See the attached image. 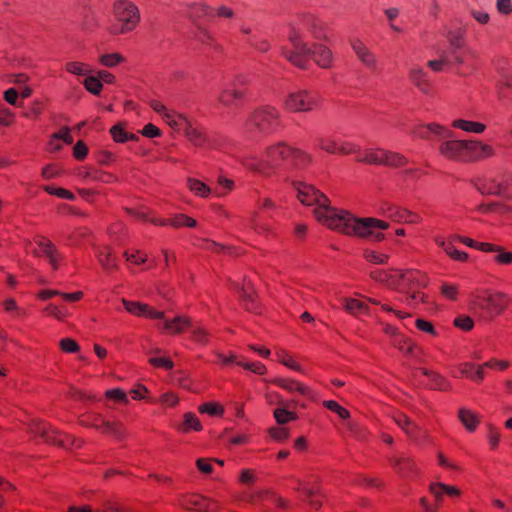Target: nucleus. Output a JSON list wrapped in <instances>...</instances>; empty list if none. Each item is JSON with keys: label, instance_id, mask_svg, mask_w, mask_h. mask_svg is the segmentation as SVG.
<instances>
[{"label": "nucleus", "instance_id": "obj_2", "mask_svg": "<svg viewBox=\"0 0 512 512\" xmlns=\"http://www.w3.org/2000/svg\"><path fill=\"white\" fill-rule=\"evenodd\" d=\"M414 134L423 139H431L433 136L439 139H446L440 143L438 151L442 157L450 161L475 163L495 155L494 148L481 141L450 139L452 131L435 122L416 126Z\"/></svg>", "mask_w": 512, "mask_h": 512}, {"label": "nucleus", "instance_id": "obj_42", "mask_svg": "<svg viewBox=\"0 0 512 512\" xmlns=\"http://www.w3.org/2000/svg\"><path fill=\"white\" fill-rule=\"evenodd\" d=\"M92 232L86 227L75 229L68 237V245L79 247L89 242L91 239Z\"/></svg>", "mask_w": 512, "mask_h": 512}, {"label": "nucleus", "instance_id": "obj_14", "mask_svg": "<svg viewBox=\"0 0 512 512\" xmlns=\"http://www.w3.org/2000/svg\"><path fill=\"white\" fill-rule=\"evenodd\" d=\"M383 333L389 337L390 344L405 356H412L418 345L409 336L402 333L396 326L383 324Z\"/></svg>", "mask_w": 512, "mask_h": 512}, {"label": "nucleus", "instance_id": "obj_49", "mask_svg": "<svg viewBox=\"0 0 512 512\" xmlns=\"http://www.w3.org/2000/svg\"><path fill=\"white\" fill-rule=\"evenodd\" d=\"M415 327L418 331L429 336L431 339H436L439 337V332L437 331L434 324L429 320L417 318L415 320Z\"/></svg>", "mask_w": 512, "mask_h": 512}, {"label": "nucleus", "instance_id": "obj_20", "mask_svg": "<svg viewBox=\"0 0 512 512\" xmlns=\"http://www.w3.org/2000/svg\"><path fill=\"white\" fill-rule=\"evenodd\" d=\"M162 324H158V329L167 335H179L192 328V320L184 315H177L172 319L163 318Z\"/></svg>", "mask_w": 512, "mask_h": 512}, {"label": "nucleus", "instance_id": "obj_50", "mask_svg": "<svg viewBox=\"0 0 512 512\" xmlns=\"http://www.w3.org/2000/svg\"><path fill=\"white\" fill-rule=\"evenodd\" d=\"M363 258L369 263L383 265L388 263L390 256L384 252L365 249L363 251Z\"/></svg>", "mask_w": 512, "mask_h": 512}, {"label": "nucleus", "instance_id": "obj_34", "mask_svg": "<svg viewBox=\"0 0 512 512\" xmlns=\"http://www.w3.org/2000/svg\"><path fill=\"white\" fill-rule=\"evenodd\" d=\"M342 304L345 311L353 316L370 315V308L367 303L359 299L344 298Z\"/></svg>", "mask_w": 512, "mask_h": 512}, {"label": "nucleus", "instance_id": "obj_35", "mask_svg": "<svg viewBox=\"0 0 512 512\" xmlns=\"http://www.w3.org/2000/svg\"><path fill=\"white\" fill-rule=\"evenodd\" d=\"M476 189L482 195H494L498 196L499 185L498 177H482L474 181Z\"/></svg>", "mask_w": 512, "mask_h": 512}, {"label": "nucleus", "instance_id": "obj_62", "mask_svg": "<svg viewBox=\"0 0 512 512\" xmlns=\"http://www.w3.org/2000/svg\"><path fill=\"white\" fill-rule=\"evenodd\" d=\"M273 415L276 422L280 425H284L298 419V416L295 412L289 411L285 408L275 409Z\"/></svg>", "mask_w": 512, "mask_h": 512}, {"label": "nucleus", "instance_id": "obj_64", "mask_svg": "<svg viewBox=\"0 0 512 512\" xmlns=\"http://www.w3.org/2000/svg\"><path fill=\"white\" fill-rule=\"evenodd\" d=\"M322 405L328 410L336 413L342 419L350 418V412L345 407L341 406L337 401L324 400Z\"/></svg>", "mask_w": 512, "mask_h": 512}, {"label": "nucleus", "instance_id": "obj_8", "mask_svg": "<svg viewBox=\"0 0 512 512\" xmlns=\"http://www.w3.org/2000/svg\"><path fill=\"white\" fill-rule=\"evenodd\" d=\"M281 125V114L272 105H262L253 109L243 123L242 130L247 136L270 135Z\"/></svg>", "mask_w": 512, "mask_h": 512}, {"label": "nucleus", "instance_id": "obj_51", "mask_svg": "<svg viewBox=\"0 0 512 512\" xmlns=\"http://www.w3.org/2000/svg\"><path fill=\"white\" fill-rule=\"evenodd\" d=\"M300 493L306 496V500L308 501L310 507L314 510H318L322 505V499L319 495H316L309 489L305 484L298 483V487L296 488Z\"/></svg>", "mask_w": 512, "mask_h": 512}, {"label": "nucleus", "instance_id": "obj_17", "mask_svg": "<svg viewBox=\"0 0 512 512\" xmlns=\"http://www.w3.org/2000/svg\"><path fill=\"white\" fill-rule=\"evenodd\" d=\"M380 210L382 215L393 222L419 224L422 221V218L417 213L395 204L384 203L381 205Z\"/></svg>", "mask_w": 512, "mask_h": 512}, {"label": "nucleus", "instance_id": "obj_55", "mask_svg": "<svg viewBox=\"0 0 512 512\" xmlns=\"http://www.w3.org/2000/svg\"><path fill=\"white\" fill-rule=\"evenodd\" d=\"M360 150L361 149L358 144L351 141L338 139L336 155L348 156L356 154L358 156Z\"/></svg>", "mask_w": 512, "mask_h": 512}, {"label": "nucleus", "instance_id": "obj_59", "mask_svg": "<svg viewBox=\"0 0 512 512\" xmlns=\"http://www.w3.org/2000/svg\"><path fill=\"white\" fill-rule=\"evenodd\" d=\"M180 399L173 391L163 393L159 398H156V404H160L163 408H175L178 406Z\"/></svg>", "mask_w": 512, "mask_h": 512}, {"label": "nucleus", "instance_id": "obj_57", "mask_svg": "<svg viewBox=\"0 0 512 512\" xmlns=\"http://www.w3.org/2000/svg\"><path fill=\"white\" fill-rule=\"evenodd\" d=\"M124 257L127 262L140 266L148 261V255L142 250L129 249L124 252Z\"/></svg>", "mask_w": 512, "mask_h": 512}, {"label": "nucleus", "instance_id": "obj_6", "mask_svg": "<svg viewBox=\"0 0 512 512\" xmlns=\"http://www.w3.org/2000/svg\"><path fill=\"white\" fill-rule=\"evenodd\" d=\"M370 277L392 290L406 294L426 287L429 282L428 276L418 269H375L370 272Z\"/></svg>", "mask_w": 512, "mask_h": 512}, {"label": "nucleus", "instance_id": "obj_60", "mask_svg": "<svg viewBox=\"0 0 512 512\" xmlns=\"http://www.w3.org/2000/svg\"><path fill=\"white\" fill-rule=\"evenodd\" d=\"M62 140L66 144H71L73 142V136L68 128H63L59 132L55 133L52 136V140L50 141V145L53 146L54 150H59L62 148V145L56 141Z\"/></svg>", "mask_w": 512, "mask_h": 512}, {"label": "nucleus", "instance_id": "obj_53", "mask_svg": "<svg viewBox=\"0 0 512 512\" xmlns=\"http://www.w3.org/2000/svg\"><path fill=\"white\" fill-rule=\"evenodd\" d=\"M486 435L491 450H496L501 441V433L499 428L493 423L486 424Z\"/></svg>", "mask_w": 512, "mask_h": 512}, {"label": "nucleus", "instance_id": "obj_29", "mask_svg": "<svg viewBox=\"0 0 512 512\" xmlns=\"http://www.w3.org/2000/svg\"><path fill=\"white\" fill-rule=\"evenodd\" d=\"M96 257L106 272H113L118 269V260L109 246L100 247L96 251Z\"/></svg>", "mask_w": 512, "mask_h": 512}, {"label": "nucleus", "instance_id": "obj_22", "mask_svg": "<svg viewBox=\"0 0 512 512\" xmlns=\"http://www.w3.org/2000/svg\"><path fill=\"white\" fill-rule=\"evenodd\" d=\"M433 241L438 247L442 248L446 255L453 261L461 263L469 261V254L465 251L458 250L454 246V241L456 240L453 239V236L445 238L441 235H437L433 238Z\"/></svg>", "mask_w": 512, "mask_h": 512}, {"label": "nucleus", "instance_id": "obj_18", "mask_svg": "<svg viewBox=\"0 0 512 512\" xmlns=\"http://www.w3.org/2000/svg\"><path fill=\"white\" fill-rule=\"evenodd\" d=\"M428 490L434 497L435 502L440 504V506H442L445 498H448L451 501H456L460 499L463 494L459 487L438 481L430 483Z\"/></svg>", "mask_w": 512, "mask_h": 512}, {"label": "nucleus", "instance_id": "obj_38", "mask_svg": "<svg viewBox=\"0 0 512 512\" xmlns=\"http://www.w3.org/2000/svg\"><path fill=\"white\" fill-rule=\"evenodd\" d=\"M165 123L174 131L180 132L187 127L189 120L182 114L170 109L163 117Z\"/></svg>", "mask_w": 512, "mask_h": 512}, {"label": "nucleus", "instance_id": "obj_48", "mask_svg": "<svg viewBox=\"0 0 512 512\" xmlns=\"http://www.w3.org/2000/svg\"><path fill=\"white\" fill-rule=\"evenodd\" d=\"M316 148L329 153V154H336L337 153V146H338V139L331 137V136H322L318 137L316 139Z\"/></svg>", "mask_w": 512, "mask_h": 512}, {"label": "nucleus", "instance_id": "obj_63", "mask_svg": "<svg viewBox=\"0 0 512 512\" xmlns=\"http://www.w3.org/2000/svg\"><path fill=\"white\" fill-rule=\"evenodd\" d=\"M43 190L45 192H47L48 194L57 196L58 198H61V199L74 201L76 198L75 195L70 190L61 188V187H54L52 185H46L43 187Z\"/></svg>", "mask_w": 512, "mask_h": 512}, {"label": "nucleus", "instance_id": "obj_7", "mask_svg": "<svg viewBox=\"0 0 512 512\" xmlns=\"http://www.w3.org/2000/svg\"><path fill=\"white\" fill-rule=\"evenodd\" d=\"M111 15L107 31L113 36L134 31L141 20L138 6L130 0H115L111 7Z\"/></svg>", "mask_w": 512, "mask_h": 512}, {"label": "nucleus", "instance_id": "obj_41", "mask_svg": "<svg viewBox=\"0 0 512 512\" xmlns=\"http://www.w3.org/2000/svg\"><path fill=\"white\" fill-rule=\"evenodd\" d=\"M275 356L278 362L287 368L303 373V367L293 358V356L285 349L279 348L275 350Z\"/></svg>", "mask_w": 512, "mask_h": 512}, {"label": "nucleus", "instance_id": "obj_44", "mask_svg": "<svg viewBox=\"0 0 512 512\" xmlns=\"http://www.w3.org/2000/svg\"><path fill=\"white\" fill-rule=\"evenodd\" d=\"M187 187L197 197L207 198L211 194L210 187L196 178H188Z\"/></svg>", "mask_w": 512, "mask_h": 512}, {"label": "nucleus", "instance_id": "obj_24", "mask_svg": "<svg viewBox=\"0 0 512 512\" xmlns=\"http://www.w3.org/2000/svg\"><path fill=\"white\" fill-rule=\"evenodd\" d=\"M350 44L358 60L366 68L375 70L377 67V58L375 54L360 39H352Z\"/></svg>", "mask_w": 512, "mask_h": 512}, {"label": "nucleus", "instance_id": "obj_19", "mask_svg": "<svg viewBox=\"0 0 512 512\" xmlns=\"http://www.w3.org/2000/svg\"><path fill=\"white\" fill-rule=\"evenodd\" d=\"M124 309L133 316L142 317L146 319H163L164 312L154 309L149 304L122 299Z\"/></svg>", "mask_w": 512, "mask_h": 512}, {"label": "nucleus", "instance_id": "obj_28", "mask_svg": "<svg viewBox=\"0 0 512 512\" xmlns=\"http://www.w3.org/2000/svg\"><path fill=\"white\" fill-rule=\"evenodd\" d=\"M187 14L195 22H211L214 20L213 7L204 3H194L189 5Z\"/></svg>", "mask_w": 512, "mask_h": 512}, {"label": "nucleus", "instance_id": "obj_5", "mask_svg": "<svg viewBox=\"0 0 512 512\" xmlns=\"http://www.w3.org/2000/svg\"><path fill=\"white\" fill-rule=\"evenodd\" d=\"M290 144L279 141L270 144L262 151L261 156L245 155L241 158L242 166L248 171L269 178L276 169L289 160Z\"/></svg>", "mask_w": 512, "mask_h": 512}, {"label": "nucleus", "instance_id": "obj_30", "mask_svg": "<svg viewBox=\"0 0 512 512\" xmlns=\"http://www.w3.org/2000/svg\"><path fill=\"white\" fill-rule=\"evenodd\" d=\"M475 211L487 216H505L512 212V208L502 202H489L479 204Z\"/></svg>", "mask_w": 512, "mask_h": 512}, {"label": "nucleus", "instance_id": "obj_3", "mask_svg": "<svg viewBox=\"0 0 512 512\" xmlns=\"http://www.w3.org/2000/svg\"><path fill=\"white\" fill-rule=\"evenodd\" d=\"M288 41L293 49L283 46L281 51L284 58L293 66L300 69H307L310 64L309 56L323 69H329L333 66L334 57L332 51L322 44H314L312 47H309L308 44L303 41L302 34H300L298 29L294 27L290 28Z\"/></svg>", "mask_w": 512, "mask_h": 512}, {"label": "nucleus", "instance_id": "obj_15", "mask_svg": "<svg viewBox=\"0 0 512 512\" xmlns=\"http://www.w3.org/2000/svg\"><path fill=\"white\" fill-rule=\"evenodd\" d=\"M269 382L283 390H285L289 394H298L304 396L307 400L316 401L317 393L310 386L304 384L301 381H298L294 378L290 377H275Z\"/></svg>", "mask_w": 512, "mask_h": 512}, {"label": "nucleus", "instance_id": "obj_39", "mask_svg": "<svg viewBox=\"0 0 512 512\" xmlns=\"http://www.w3.org/2000/svg\"><path fill=\"white\" fill-rule=\"evenodd\" d=\"M451 126L456 129L463 130L468 133L481 134L485 131L486 126L481 122L456 119L452 122Z\"/></svg>", "mask_w": 512, "mask_h": 512}, {"label": "nucleus", "instance_id": "obj_16", "mask_svg": "<svg viewBox=\"0 0 512 512\" xmlns=\"http://www.w3.org/2000/svg\"><path fill=\"white\" fill-rule=\"evenodd\" d=\"M292 27L299 30L306 29L315 39L328 40V26L327 24L313 14H304L298 18V21Z\"/></svg>", "mask_w": 512, "mask_h": 512}, {"label": "nucleus", "instance_id": "obj_36", "mask_svg": "<svg viewBox=\"0 0 512 512\" xmlns=\"http://www.w3.org/2000/svg\"><path fill=\"white\" fill-rule=\"evenodd\" d=\"M183 132L193 145L197 147L208 146V138L201 128L193 126L190 122H188L187 127H185Z\"/></svg>", "mask_w": 512, "mask_h": 512}, {"label": "nucleus", "instance_id": "obj_43", "mask_svg": "<svg viewBox=\"0 0 512 512\" xmlns=\"http://www.w3.org/2000/svg\"><path fill=\"white\" fill-rule=\"evenodd\" d=\"M64 68L66 72L79 77H86L92 72L91 66L81 61H68Z\"/></svg>", "mask_w": 512, "mask_h": 512}, {"label": "nucleus", "instance_id": "obj_54", "mask_svg": "<svg viewBox=\"0 0 512 512\" xmlns=\"http://www.w3.org/2000/svg\"><path fill=\"white\" fill-rule=\"evenodd\" d=\"M196 225L197 221L186 214L180 213L174 215L173 217H170V226H172L173 228H194L196 227Z\"/></svg>", "mask_w": 512, "mask_h": 512}, {"label": "nucleus", "instance_id": "obj_47", "mask_svg": "<svg viewBox=\"0 0 512 512\" xmlns=\"http://www.w3.org/2000/svg\"><path fill=\"white\" fill-rule=\"evenodd\" d=\"M98 61L104 67L113 68L124 63L126 58L118 52H113L100 55Z\"/></svg>", "mask_w": 512, "mask_h": 512}, {"label": "nucleus", "instance_id": "obj_46", "mask_svg": "<svg viewBox=\"0 0 512 512\" xmlns=\"http://www.w3.org/2000/svg\"><path fill=\"white\" fill-rule=\"evenodd\" d=\"M498 196L512 199V173H504L498 176Z\"/></svg>", "mask_w": 512, "mask_h": 512}, {"label": "nucleus", "instance_id": "obj_10", "mask_svg": "<svg viewBox=\"0 0 512 512\" xmlns=\"http://www.w3.org/2000/svg\"><path fill=\"white\" fill-rule=\"evenodd\" d=\"M27 430L36 438H39L43 442L50 443L63 447L65 449L81 448L84 441L80 438H75L72 435L63 433L47 422L39 419H31L26 423Z\"/></svg>", "mask_w": 512, "mask_h": 512}, {"label": "nucleus", "instance_id": "obj_56", "mask_svg": "<svg viewBox=\"0 0 512 512\" xmlns=\"http://www.w3.org/2000/svg\"><path fill=\"white\" fill-rule=\"evenodd\" d=\"M79 424L83 427L99 429L103 424V416L97 413H87L79 418Z\"/></svg>", "mask_w": 512, "mask_h": 512}, {"label": "nucleus", "instance_id": "obj_4", "mask_svg": "<svg viewBox=\"0 0 512 512\" xmlns=\"http://www.w3.org/2000/svg\"><path fill=\"white\" fill-rule=\"evenodd\" d=\"M511 297L488 288H477L469 295V308L482 321L491 322L502 315L510 306Z\"/></svg>", "mask_w": 512, "mask_h": 512}, {"label": "nucleus", "instance_id": "obj_27", "mask_svg": "<svg viewBox=\"0 0 512 512\" xmlns=\"http://www.w3.org/2000/svg\"><path fill=\"white\" fill-rule=\"evenodd\" d=\"M173 428L180 434H188L190 432H200L203 426L195 413L186 412L183 415V420L175 423Z\"/></svg>", "mask_w": 512, "mask_h": 512}, {"label": "nucleus", "instance_id": "obj_12", "mask_svg": "<svg viewBox=\"0 0 512 512\" xmlns=\"http://www.w3.org/2000/svg\"><path fill=\"white\" fill-rule=\"evenodd\" d=\"M174 505L192 512H220L218 501L197 493H185L176 497Z\"/></svg>", "mask_w": 512, "mask_h": 512}, {"label": "nucleus", "instance_id": "obj_33", "mask_svg": "<svg viewBox=\"0 0 512 512\" xmlns=\"http://www.w3.org/2000/svg\"><path fill=\"white\" fill-rule=\"evenodd\" d=\"M385 149L383 148H368L363 151L360 150L356 160L361 163L371 165H382Z\"/></svg>", "mask_w": 512, "mask_h": 512}, {"label": "nucleus", "instance_id": "obj_32", "mask_svg": "<svg viewBox=\"0 0 512 512\" xmlns=\"http://www.w3.org/2000/svg\"><path fill=\"white\" fill-rule=\"evenodd\" d=\"M98 431L116 440H122L126 436V429L122 422L118 420H107L103 417V424L100 425Z\"/></svg>", "mask_w": 512, "mask_h": 512}, {"label": "nucleus", "instance_id": "obj_52", "mask_svg": "<svg viewBox=\"0 0 512 512\" xmlns=\"http://www.w3.org/2000/svg\"><path fill=\"white\" fill-rule=\"evenodd\" d=\"M130 395L134 400H145L149 404H156V398L149 395L148 388L143 384H136L131 390Z\"/></svg>", "mask_w": 512, "mask_h": 512}, {"label": "nucleus", "instance_id": "obj_58", "mask_svg": "<svg viewBox=\"0 0 512 512\" xmlns=\"http://www.w3.org/2000/svg\"><path fill=\"white\" fill-rule=\"evenodd\" d=\"M191 330V340L198 345L205 346L209 343L210 334L208 331L202 326H193L190 328Z\"/></svg>", "mask_w": 512, "mask_h": 512}, {"label": "nucleus", "instance_id": "obj_1", "mask_svg": "<svg viewBox=\"0 0 512 512\" xmlns=\"http://www.w3.org/2000/svg\"><path fill=\"white\" fill-rule=\"evenodd\" d=\"M298 200L306 206L315 205L314 215L319 223L330 230L347 236H355L373 242H382V232L390 227L387 221L374 217H354L346 210L329 205V199L313 185L298 183L296 186Z\"/></svg>", "mask_w": 512, "mask_h": 512}, {"label": "nucleus", "instance_id": "obj_25", "mask_svg": "<svg viewBox=\"0 0 512 512\" xmlns=\"http://www.w3.org/2000/svg\"><path fill=\"white\" fill-rule=\"evenodd\" d=\"M274 208H275V203L271 198L263 197V198L257 199V201L255 203V211L252 213L251 218H250V224L255 231L261 233V232L268 230L266 225H263L260 223L259 213L265 212V211H270V210H273Z\"/></svg>", "mask_w": 512, "mask_h": 512}, {"label": "nucleus", "instance_id": "obj_13", "mask_svg": "<svg viewBox=\"0 0 512 512\" xmlns=\"http://www.w3.org/2000/svg\"><path fill=\"white\" fill-rule=\"evenodd\" d=\"M33 243L36 245L33 254L44 258L49 263L52 271H57L64 264V254L49 238L37 235L33 238Z\"/></svg>", "mask_w": 512, "mask_h": 512}, {"label": "nucleus", "instance_id": "obj_45", "mask_svg": "<svg viewBox=\"0 0 512 512\" xmlns=\"http://www.w3.org/2000/svg\"><path fill=\"white\" fill-rule=\"evenodd\" d=\"M110 134L113 140L117 143H125L127 141H137L138 136L125 131L123 125L116 124L111 127Z\"/></svg>", "mask_w": 512, "mask_h": 512}, {"label": "nucleus", "instance_id": "obj_31", "mask_svg": "<svg viewBox=\"0 0 512 512\" xmlns=\"http://www.w3.org/2000/svg\"><path fill=\"white\" fill-rule=\"evenodd\" d=\"M312 156L308 152L290 145L289 160L287 163L295 168L303 169L312 163Z\"/></svg>", "mask_w": 512, "mask_h": 512}, {"label": "nucleus", "instance_id": "obj_11", "mask_svg": "<svg viewBox=\"0 0 512 512\" xmlns=\"http://www.w3.org/2000/svg\"><path fill=\"white\" fill-rule=\"evenodd\" d=\"M251 80L244 74L236 75L229 85L223 88L218 96L219 102L224 106H232L250 95Z\"/></svg>", "mask_w": 512, "mask_h": 512}, {"label": "nucleus", "instance_id": "obj_23", "mask_svg": "<svg viewBox=\"0 0 512 512\" xmlns=\"http://www.w3.org/2000/svg\"><path fill=\"white\" fill-rule=\"evenodd\" d=\"M411 83L418 88V90L425 95H432L434 86L429 78L427 72L420 66H413L408 74Z\"/></svg>", "mask_w": 512, "mask_h": 512}, {"label": "nucleus", "instance_id": "obj_40", "mask_svg": "<svg viewBox=\"0 0 512 512\" xmlns=\"http://www.w3.org/2000/svg\"><path fill=\"white\" fill-rule=\"evenodd\" d=\"M384 158H383V166L391 167V168H400L404 167L408 164V158L395 151L386 150L384 152Z\"/></svg>", "mask_w": 512, "mask_h": 512}, {"label": "nucleus", "instance_id": "obj_26", "mask_svg": "<svg viewBox=\"0 0 512 512\" xmlns=\"http://www.w3.org/2000/svg\"><path fill=\"white\" fill-rule=\"evenodd\" d=\"M457 418L469 433H474L478 429L482 420V416L479 413L465 407L458 409Z\"/></svg>", "mask_w": 512, "mask_h": 512}, {"label": "nucleus", "instance_id": "obj_21", "mask_svg": "<svg viewBox=\"0 0 512 512\" xmlns=\"http://www.w3.org/2000/svg\"><path fill=\"white\" fill-rule=\"evenodd\" d=\"M419 372L427 379L423 384L427 389L441 392L452 390L451 382L439 372L428 368H419Z\"/></svg>", "mask_w": 512, "mask_h": 512}, {"label": "nucleus", "instance_id": "obj_61", "mask_svg": "<svg viewBox=\"0 0 512 512\" xmlns=\"http://www.w3.org/2000/svg\"><path fill=\"white\" fill-rule=\"evenodd\" d=\"M83 85L88 92L96 96L100 95L103 89V84L100 79L90 74L83 80Z\"/></svg>", "mask_w": 512, "mask_h": 512}, {"label": "nucleus", "instance_id": "obj_9", "mask_svg": "<svg viewBox=\"0 0 512 512\" xmlns=\"http://www.w3.org/2000/svg\"><path fill=\"white\" fill-rule=\"evenodd\" d=\"M323 102V97L315 90L295 89L284 96L282 109L292 114H308L319 111Z\"/></svg>", "mask_w": 512, "mask_h": 512}, {"label": "nucleus", "instance_id": "obj_37", "mask_svg": "<svg viewBox=\"0 0 512 512\" xmlns=\"http://www.w3.org/2000/svg\"><path fill=\"white\" fill-rule=\"evenodd\" d=\"M394 422L401 428L405 434L411 438H415L418 434V426L412 422L405 414L396 412L392 416Z\"/></svg>", "mask_w": 512, "mask_h": 512}]
</instances>
